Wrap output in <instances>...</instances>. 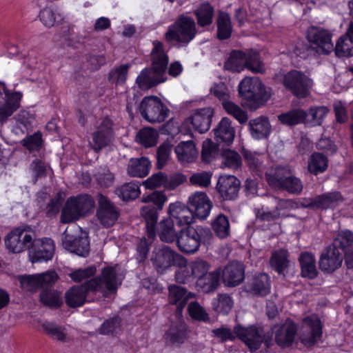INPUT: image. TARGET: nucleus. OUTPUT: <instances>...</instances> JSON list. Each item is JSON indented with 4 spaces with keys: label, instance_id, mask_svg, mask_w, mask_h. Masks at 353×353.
<instances>
[{
    "label": "nucleus",
    "instance_id": "obj_1",
    "mask_svg": "<svg viewBox=\"0 0 353 353\" xmlns=\"http://www.w3.org/2000/svg\"><path fill=\"white\" fill-rule=\"evenodd\" d=\"M150 53L151 67L143 69L136 79V83L142 90H148L166 81V69L169 57L162 42L155 40Z\"/></svg>",
    "mask_w": 353,
    "mask_h": 353
},
{
    "label": "nucleus",
    "instance_id": "obj_2",
    "mask_svg": "<svg viewBox=\"0 0 353 353\" xmlns=\"http://www.w3.org/2000/svg\"><path fill=\"white\" fill-rule=\"evenodd\" d=\"M212 238L213 234L207 227L188 226L179 230L176 243L182 252L193 254L199 250L201 244H210Z\"/></svg>",
    "mask_w": 353,
    "mask_h": 353
},
{
    "label": "nucleus",
    "instance_id": "obj_3",
    "mask_svg": "<svg viewBox=\"0 0 353 353\" xmlns=\"http://www.w3.org/2000/svg\"><path fill=\"white\" fill-rule=\"evenodd\" d=\"M167 198L161 191H154L152 193L142 197V202L148 205L141 208V214L145 222V228L148 239L155 236L156 225L159 217V211L163 206Z\"/></svg>",
    "mask_w": 353,
    "mask_h": 353
},
{
    "label": "nucleus",
    "instance_id": "obj_4",
    "mask_svg": "<svg viewBox=\"0 0 353 353\" xmlns=\"http://www.w3.org/2000/svg\"><path fill=\"white\" fill-rule=\"evenodd\" d=\"M274 79L296 97H306L313 85V81L301 71L292 70L285 74H276Z\"/></svg>",
    "mask_w": 353,
    "mask_h": 353
},
{
    "label": "nucleus",
    "instance_id": "obj_5",
    "mask_svg": "<svg viewBox=\"0 0 353 353\" xmlns=\"http://www.w3.org/2000/svg\"><path fill=\"white\" fill-rule=\"evenodd\" d=\"M196 33L194 20L190 17L181 15L168 27L164 37L168 43L176 41L186 46L195 37Z\"/></svg>",
    "mask_w": 353,
    "mask_h": 353
},
{
    "label": "nucleus",
    "instance_id": "obj_6",
    "mask_svg": "<svg viewBox=\"0 0 353 353\" xmlns=\"http://www.w3.org/2000/svg\"><path fill=\"white\" fill-rule=\"evenodd\" d=\"M94 206L93 199L88 194L70 197L62 209L61 221L63 223H69L77 221L92 210Z\"/></svg>",
    "mask_w": 353,
    "mask_h": 353
},
{
    "label": "nucleus",
    "instance_id": "obj_7",
    "mask_svg": "<svg viewBox=\"0 0 353 353\" xmlns=\"http://www.w3.org/2000/svg\"><path fill=\"white\" fill-rule=\"evenodd\" d=\"M35 234L31 226L23 225L12 230L5 238L8 250L13 253H20L30 250Z\"/></svg>",
    "mask_w": 353,
    "mask_h": 353
},
{
    "label": "nucleus",
    "instance_id": "obj_8",
    "mask_svg": "<svg viewBox=\"0 0 353 353\" xmlns=\"http://www.w3.org/2000/svg\"><path fill=\"white\" fill-rule=\"evenodd\" d=\"M121 280L117 275L116 267H106L102 270L99 276L88 281V285L94 292L99 291L108 296L116 292Z\"/></svg>",
    "mask_w": 353,
    "mask_h": 353
},
{
    "label": "nucleus",
    "instance_id": "obj_9",
    "mask_svg": "<svg viewBox=\"0 0 353 353\" xmlns=\"http://www.w3.org/2000/svg\"><path fill=\"white\" fill-rule=\"evenodd\" d=\"M143 119L150 123H161L170 112L166 105L156 96L145 97L139 105Z\"/></svg>",
    "mask_w": 353,
    "mask_h": 353
},
{
    "label": "nucleus",
    "instance_id": "obj_10",
    "mask_svg": "<svg viewBox=\"0 0 353 353\" xmlns=\"http://www.w3.org/2000/svg\"><path fill=\"white\" fill-rule=\"evenodd\" d=\"M239 93L241 97L259 105L268 100L270 94L263 92V85L257 79L245 77L239 85Z\"/></svg>",
    "mask_w": 353,
    "mask_h": 353
},
{
    "label": "nucleus",
    "instance_id": "obj_11",
    "mask_svg": "<svg viewBox=\"0 0 353 353\" xmlns=\"http://www.w3.org/2000/svg\"><path fill=\"white\" fill-rule=\"evenodd\" d=\"M59 279V275L54 270H48L33 275L19 276L21 288L30 292L37 291L40 288L49 290L54 285Z\"/></svg>",
    "mask_w": 353,
    "mask_h": 353
},
{
    "label": "nucleus",
    "instance_id": "obj_12",
    "mask_svg": "<svg viewBox=\"0 0 353 353\" xmlns=\"http://www.w3.org/2000/svg\"><path fill=\"white\" fill-rule=\"evenodd\" d=\"M234 330L236 337L242 341L252 352L257 350L263 343L268 345V340L261 326L252 325L243 327L236 325Z\"/></svg>",
    "mask_w": 353,
    "mask_h": 353
},
{
    "label": "nucleus",
    "instance_id": "obj_13",
    "mask_svg": "<svg viewBox=\"0 0 353 353\" xmlns=\"http://www.w3.org/2000/svg\"><path fill=\"white\" fill-rule=\"evenodd\" d=\"M182 256L170 247L163 245L154 250L151 261L157 272L163 274L175 264H180Z\"/></svg>",
    "mask_w": 353,
    "mask_h": 353
},
{
    "label": "nucleus",
    "instance_id": "obj_14",
    "mask_svg": "<svg viewBox=\"0 0 353 353\" xmlns=\"http://www.w3.org/2000/svg\"><path fill=\"white\" fill-rule=\"evenodd\" d=\"M114 139L113 122L108 118H104L92 134V148L97 152L109 145Z\"/></svg>",
    "mask_w": 353,
    "mask_h": 353
},
{
    "label": "nucleus",
    "instance_id": "obj_15",
    "mask_svg": "<svg viewBox=\"0 0 353 353\" xmlns=\"http://www.w3.org/2000/svg\"><path fill=\"white\" fill-rule=\"evenodd\" d=\"M185 181L186 177L182 174L167 175L159 172L143 181V185L147 189H155L163 186L168 190H174Z\"/></svg>",
    "mask_w": 353,
    "mask_h": 353
},
{
    "label": "nucleus",
    "instance_id": "obj_16",
    "mask_svg": "<svg viewBox=\"0 0 353 353\" xmlns=\"http://www.w3.org/2000/svg\"><path fill=\"white\" fill-rule=\"evenodd\" d=\"M307 39L317 54H328L334 50L331 33L321 28L312 27L307 31Z\"/></svg>",
    "mask_w": 353,
    "mask_h": 353
},
{
    "label": "nucleus",
    "instance_id": "obj_17",
    "mask_svg": "<svg viewBox=\"0 0 353 353\" xmlns=\"http://www.w3.org/2000/svg\"><path fill=\"white\" fill-rule=\"evenodd\" d=\"M322 325L316 315H311L303 319L301 341L306 346H312L321 340Z\"/></svg>",
    "mask_w": 353,
    "mask_h": 353
},
{
    "label": "nucleus",
    "instance_id": "obj_18",
    "mask_svg": "<svg viewBox=\"0 0 353 353\" xmlns=\"http://www.w3.org/2000/svg\"><path fill=\"white\" fill-rule=\"evenodd\" d=\"M98 204L97 211L98 220L104 227L108 228L113 225L119 216L118 208L103 194H99Z\"/></svg>",
    "mask_w": 353,
    "mask_h": 353
},
{
    "label": "nucleus",
    "instance_id": "obj_19",
    "mask_svg": "<svg viewBox=\"0 0 353 353\" xmlns=\"http://www.w3.org/2000/svg\"><path fill=\"white\" fill-rule=\"evenodd\" d=\"M29 252L32 263L48 261L54 252V241L49 238L34 240Z\"/></svg>",
    "mask_w": 353,
    "mask_h": 353
},
{
    "label": "nucleus",
    "instance_id": "obj_20",
    "mask_svg": "<svg viewBox=\"0 0 353 353\" xmlns=\"http://www.w3.org/2000/svg\"><path fill=\"white\" fill-rule=\"evenodd\" d=\"M241 181L233 175L221 176L216 184V190L224 201H234L237 199Z\"/></svg>",
    "mask_w": 353,
    "mask_h": 353
},
{
    "label": "nucleus",
    "instance_id": "obj_21",
    "mask_svg": "<svg viewBox=\"0 0 353 353\" xmlns=\"http://www.w3.org/2000/svg\"><path fill=\"white\" fill-rule=\"evenodd\" d=\"M63 247L70 252L81 257H87L90 253V241L86 236H72L66 234V230L63 233Z\"/></svg>",
    "mask_w": 353,
    "mask_h": 353
},
{
    "label": "nucleus",
    "instance_id": "obj_22",
    "mask_svg": "<svg viewBox=\"0 0 353 353\" xmlns=\"http://www.w3.org/2000/svg\"><path fill=\"white\" fill-rule=\"evenodd\" d=\"M343 261V254L330 245L321 253L319 265L325 272L332 273L339 269Z\"/></svg>",
    "mask_w": 353,
    "mask_h": 353
},
{
    "label": "nucleus",
    "instance_id": "obj_23",
    "mask_svg": "<svg viewBox=\"0 0 353 353\" xmlns=\"http://www.w3.org/2000/svg\"><path fill=\"white\" fill-rule=\"evenodd\" d=\"M245 279V265L243 263L233 261L228 263L222 270V280L228 287L240 285Z\"/></svg>",
    "mask_w": 353,
    "mask_h": 353
},
{
    "label": "nucleus",
    "instance_id": "obj_24",
    "mask_svg": "<svg viewBox=\"0 0 353 353\" xmlns=\"http://www.w3.org/2000/svg\"><path fill=\"white\" fill-rule=\"evenodd\" d=\"M188 204L194 214L200 219H205L210 214L212 203L203 192H196L188 199Z\"/></svg>",
    "mask_w": 353,
    "mask_h": 353
},
{
    "label": "nucleus",
    "instance_id": "obj_25",
    "mask_svg": "<svg viewBox=\"0 0 353 353\" xmlns=\"http://www.w3.org/2000/svg\"><path fill=\"white\" fill-rule=\"evenodd\" d=\"M3 91L6 97L5 102H0V124L5 123L20 107L22 94L19 92H9L5 86Z\"/></svg>",
    "mask_w": 353,
    "mask_h": 353
},
{
    "label": "nucleus",
    "instance_id": "obj_26",
    "mask_svg": "<svg viewBox=\"0 0 353 353\" xmlns=\"http://www.w3.org/2000/svg\"><path fill=\"white\" fill-rule=\"evenodd\" d=\"M176 321L172 322L164 334L167 344L179 346L184 343L188 337L186 324L181 318L176 317Z\"/></svg>",
    "mask_w": 353,
    "mask_h": 353
},
{
    "label": "nucleus",
    "instance_id": "obj_27",
    "mask_svg": "<svg viewBox=\"0 0 353 353\" xmlns=\"http://www.w3.org/2000/svg\"><path fill=\"white\" fill-rule=\"evenodd\" d=\"M271 281L265 273H259L252 276L245 285V290L256 296H265L270 292Z\"/></svg>",
    "mask_w": 353,
    "mask_h": 353
},
{
    "label": "nucleus",
    "instance_id": "obj_28",
    "mask_svg": "<svg viewBox=\"0 0 353 353\" xmlns=\"http://www.w3.org/2000/svg\"><path fill=\"white\" fill-rule=\"evenodd\" d=\"M212 116V110L210 108H205L196 110L186 119L185 122L191 123L194 129L199 132L204 133L210 128Z\"/></svg>",
    "mask_w": 353,
    "mask_h": 353
},
{
    "label": "nucleus",
    "instance_id": "obj_29",
    "mask_svg": "<svg viewBox=\"0 0 353 353\" xmlns=\"http://www.w3.org/2000/svg\"><path fill=\"white\" fill-rule=\"evenodd\" d=\"M248 130L254 139L261 140L269 137L272 126L267 117L260 116L250 119L248 124Z\"/></svg>",
    "mask_w": 353,
    "mask_h": 353
},
{
    "label": "nucleus",
    "instance_id": "obj_30",
    "mask_svg": "<svg viewBox=\"0 0 353 353\" xmlns=\"http://www.w3.org/2000/svg\"><path fill=\"white\" fill-rule=\"evenodd\" d=\"M90 292L94 291L88 285V281L83 285L73 286L65 294V303L70 307L74 308L82 306L85 302L88 293Z\"/></svg>",
    "mask_w": 353,
    "mask_h": 353
},
{
    "label": "nucleus",
    "instance_id": "obj_31",
    "mask_svg": "<svg viewBox=\"0 0 353 353\" xmlns=\"http://www.w3.org/2000/svg\"><path fill=\"white\" fill-rule=\"evenodd\" d=\"M169 303L176 306L175 317H183V310L190 298V293H188L185 288L176 285H171L168 287Z\"/></svg>",
    "mask_w": 353,
    "mask_h": 353
},
{
    "label": "nucleus",
    "instance_id": "obj_32",
    "mask_svg": "<svg viewBox=\"0 0 353 353\" xmlns=\"http://www.w3.org/2000/svg\"><path fill=\"white\" fill-rule=\"evenodd\" d=\"M168 211L170 219L174 220L179 226L190 225L193 222L194 213L190 206L176 202L170 205Z\"/></svg>",
    "mask_w": 353,
    "mask_h": 353
},
{
    "label": "nucleus",
    "instance_id": "obj_33",
    "mask_svg": "<svg viewBox=\"0 0 353 353\" xmlns=\"http://www.w3.org/2000/svg\"><path fill=\"white\" fill-rule=\"evenodd\" d=\"M342 201L343 197L339 192H332L317 196L312 199L310 204H303V205L326 210L335 208Z\"/></svg>",
    "mask_w": 353,
    "mask_h": 353
},
{
    "label": "nucleus",
    "instance_id": "obj_34",
    "mask_svg": "<svg viewBox=\"0 0 353 353\" xmlns=\"http://www.w3.org/2000/svg\"><path fill=\"white\" fill-rule=\"evenodd\" d=\"M214 131L215 139L219 143H225L230 145L233 142L235 130L231 125V121L229 119L223 118Z\"/></svg>",
    "mask_w": 353,
    "mask_h": 353
},
{
    "label": "nucleus",
    "instance_id": "obj_35",
    "mask_svg": "<svg viewBox=\"0 0 353 353\" xmlns=\"http://www.w3.org/2000/svg\"><path fill=\"white\" fill-rule=\"evenodd\" d=\"M334 51L337 57L353 55V23H350L346 34L339 39Z\"/></svg>",
    "mask_w": 353,
    "mask_h": 353
},
{
    "label": "nucleus",
    "instance_id": "obj_36",
    "mask_svg": "<svg viewBox=\"0 0 353 353\" xmlns=\"http://www.w3.org/2000/svg\"><path fill=\"white\" fill-rule=\"evenodd\" d=\"M151 163L146 157L131 159L127 167V174L132 177L143 178L150 172Z\"/></svg>",
    "mask_w": 353,
    "mask_h": 353
},
{
    "label": "nucleus",
    "instance_id": "obj_37",
    "mask_svg": "<svg viewBox=\"0 0 353 353\" xmlns=\"http://www.w3.org/2000/svg\"><path fill=\"white\" fill-rule=\"evenodd\" d=\"M328 165L327 157L323 153L315 152L308 158L307 169L310 174L316 176L325 172Z\"/></svg>",
    "mask_w": 353,
    "mask_h": 353
},
{
    "label": "nucleus",
    "instance_id": "obj_38",
    "mask_svg": "<svg viewBox=\"0 0 353 353\" xmlns=\"http://www.w3.org/2000/svg\"><path fill=\"white\" fill-rule=\"evenodd\" d=\"M174 151L181 162H192L199 154V151L192 141L180 142L176 146Z\"/></svg>",
    "mask_w": 353,
    "mask_h": 353
},
{
    "label": "nucleus",
    "instance_id": "obj_39",
    "mask_svg": "<svg viewBox=\"0 0 353 353\" xmlns=\"http://www.w3.org/2000/svg\"><path fill=\"white\" fill-rule=\"evenodd\" d=\"M301 265V275L309 279H314L318 276L314 256L309 252H303L299 257Z\"/></svg>",
    "mask_w": 353,
    "mask_h": 353
},
{
    "label": "nucleus",
    "instance_id": "obj_40",
    "mask_svg": "<svg viewBox=\"0 0 353 353\" xmlns=\"http://www.w3.org/2000/svg\"><path fill=\"white\" fill-rule=\"evenodd\" d=\"M296 333V327L294 323H285L276 330L275 332V341L280 346H290L294 341Z\"/></svg>",
    "mask_w": 353,
    "mask_h": 353
},
{
    "label": "nucleus",
    "instance_id": "obj_41",
    "mask_svg": "<svg viewBox=\"0 0 353 353\" xmlns=\"http://www.w3.org/2000/svg\"><path fill=\"white\" fill-rule=\"evenodd\" d=\"M289 254L285 250H279L272 253L270 260L271 267L279 274L285 276L290 267Z\"/></svg>",
    "mask_w": 353,
    "mask_h": 353
},
{
    "label": "nucleus",
    "instance_id": "obj_42",
    "mask_svg": "<svg viewBox=\"0 0 353 353\" xmlns=\"http://www.w3.org/2000/svg\"><path fill=\"white\" fill-rule=\"evenodd\" d=\"M306 117L305 110L301 108H294L280 114L278 116V119L283 125L293 126L300 123L305 124Z\"/></svg>",
    "mask_w": 353,
    "mask_h": 353
},
{
    "label": "nucleus",
    "instance_id": "obj_43",
    "mask_svg": "<svg viewBox=\"0 0 353 353\" xmlns=\"http://www.w3.org/2000/svg\"><path fill=\"white\" fill-rule=\"evenodd\" d=\"M174 224V221L170 218L161 221L159 235L162 241L168 243L177 241L179 230H176Z\"/></svg>",
    "mask_w": 353,
    "mask_h": 353
},
{
    "label": "nucleus",
    "instance_id": "obj_44",
    "mask_svg": "<svg viewBox=\"0 0 353 353\" xmlns=\"http://www.w3.org/2000/svg\"><path fill=\"white\" fill-rule=\"evenodd\" d=\"M194 13L198 25L201 27H206L211 25L213 21L214 9L208 2H205L201 3Z\"/></svg>",
    "mask_w": 353,
    "mask_h": 353
},
{
    "label": "nucleus",
    "instance_id": "obj_45",
    "mask_svg": "<svg viewBox=\"0 0 353 353\" xmlns=\"http://www.w3.org/2000/svg\"><path fill=\"white\" fill-rule=\"evenodd\" d=\"M245 52L241 50H232L225 62L224 68L231 72H239L245 68Z\"/></svg>",
    "mask_w": 353,
    "mask_h": 353
},
{
    "label": "nucleus",
    "instance_id": "obj_46",
    "mask_svg": "<svg viewBox=\"0 0 353 353\" xmlns=\"http://www.w3.org/2000/svg\"><path fill=\"white\" fill-rule=\"evenodd\" d=\"M330 245L336 250H341L342 253L353 250V232L350 230L341 231Z\"/></svg>",
    "mask_w": 353,
    "mask_h": 353
},
{
    "label": "nucleus",
    "instance_id": "obj_47",
    "mask_svg": "<svg viewBox=\"0 0 353 353\" xmlns=\"http://www.w3.org/2000/svg\"><path fill=\"white\" fill-rule=\"evenodd\" d=\"M220 275L219 270L208 272L203 278L196 281V285L205 292H213L219 285Z\"/></svg>",
    "mask_w": 353,
    "mask_h": 353
},
{
    "label": "nucleus",
    "instance_id": "obj_48",
    "mask_svg": "<svg viewBox=\"0 0 353 353\" xmlns=\"http://www.w3.org/2000/svg\"><path fill=\"white\" fill-rule=\"evenodd\" d=\"M179 263L174 265L177 267L174 274L175 281L180 284H188L194 282V280L192 275L190 265H188V260L184 256H182Z\"/></svg>",
    "mask_w": 353,
    "mask_h": 353
},
{
    "label": "nucleus",
    "instance_id": "obj_49",
    "mask_svg": "<svg viewBox=\"0 0 353 353\" xmlns=\"http://www.w3.org/2000/svg\"><path fill=\"white\" fill-rule=\"evenodd\" d=\"M243 155L247 165L256 174H259L265 168L263 154L243 150Z\"/></svg>",
    "mask_w": 353,
    "mask_h": 353
},
{
    "label": "nucleus",
    "instance_id": "obj_50",
    "mask_svg": "<svg viewBox=\"0 0 353 353\" xmlns=\"http://www.w3.org/2000/svg\"><path fill=\"white\" fill-rule=\"evenodd\" d=\"M232 27L230 15L220 12L217 17V37L220 40L228 39L232 34Z\"/></svg>",
    "mask_w": 353,
    "mask_h": 353
},
{
    "label": "nucleus",
    "instance_id": "obj_51",
    "mask_svg": "<svg viewBox=\"0 0 353 353\" xmlns=\"http://www.w3.org/2000/svg\"><path fill=\"white\" fill-rule=\"evenodd\" d=\"M212 228L216 235L220 239H225L230 235V223L228 218L223 214H219L212 221Z\"/></svg>",
    "mask_w": 353,
    "mask_h": 353
},
{
    "label": "nucleus",
    "instance_id": "obj_52",
    "mask_svg": "<svg viewBox=\"0 0 353 353\" xmlns=\"http://www.w3.org/2000/svg\"><path fill=\"white\" fill-rule=\"evenodd\" d=\"M327 113L328 109L325 106L312 107L306 111L305 124L311 126L319 125Z\"/></svg>",
    "mask_w": 353,
    "mask_h": 353
},
{
    "label": "nucleus",
    "instance_id": "obj_53",
    "mask_svg": "<svg viewBox=\"0 0 353 353\" xmlns=\"http://www.w3.org/2000/svg\"><path fill=\"white\" fill-rule=\"evenodd\" d=\"M115 192L123 201H126L137 199L141 193L138 183L132 182L122 185L116 189Z\"/></svg>",
    "mask_w": 353,
    "mask_h": 353
},
{
    "label": "nucleus",
    "instance_id": "obj_54",
    "mask_svg": "<svg viewBox=\"0 0 353 353\" xmlns=\"http://www.w3.org/2000/svg\"><path fill=\"white\" fill-rule=\"evenodd\" d=\"M159 134L152 128H145L141 130L137 134V141L145 148H150L157 142Z\"/></svg>",
    "mask_w": 353,
    "mask_h": 353
},
{
    "label": "nucleus",
    "instance_id": "obj_55",
    "mask_svg": "<svg viewBox=\"0 0 353 353\" xmlns=\"http://www.w3.org/2000/svg\"><path fill=\"white\" fill-rule=\"evenodd\" d=\"M41 327L43 331L52 339H56L61 342L65 341L66 334L62 326L54 322L44 321L41 324Z\"/></svg>",
    "mask_w": 353,
    "mask_h": 353
},
{
    "label": "nucleus",
    "instance_id": "obj_56",
    "mask_svg": "<svg viewBox=\"0 0 353 353\" xmlns=\"http://www.w3.org/2000/svg\"><path fill=\"white\" fill-rule=\"evenodd\" d=\"M221 155L223 167L236 170L241 166V157L236 151L230 149L223 150Z\"/></svg>",
    "mask_w": 353,
    "mask_h": 353
},
{
    "label": "nucleus",
    "instance_id": "obj_57",
    "mask_svg": "<svg viewBox=\"0 0 353 353\" xmlns=\"http://www.w3.org/2000/svg\"><path fill=\"white\" fill-rule=\"evenodd\" d=\"M130 67V65L127 63L121 65L120 66L111 70L108 73V81L111 83H114L117 85L125 84Z\"/></svg>",
    "mask_w": 353,
    "mask_h": 353
},
{
    "label": "nucleus",
    "instance_id": "obj_58",
    "mask_svg": "<svg viewBox=\"0 0 353 353\" xmlns=\"http://www.w3.org/2000/svg\"><path fill=\"white\" fill-rule=\"evenodd\" d=\"M189 265L194 280L196 279V281L203 278L211 268L210 263L201 259H196Z\"/></svg>",
    "mask_w": 353,
    "mask_h": 353
},
{
    "label": "nucleus",
    "instance_id": "obj_59",
    "mask_svg": "<svg viewBox=\"0 0 353 353\" xmlns=\"http://www.w3.org/2000/svg\"><path fill=\"white\" fill-rule=\"evenodd\" d=\"M40 301L50 307H59L63 303L59 293L50 289L43 290L40 294Z\"/></svg>",
    "mask_w": 353,
    "mask_h": 353
},
{
    "label": "nucleus",
    "instance_id": "obj_60",
    "mask_svg": "<svg viewBox=\"0 0 353 353\" xmlns=\"http://www.w3.org/2000/svg\"><path fill=\"white\" fill-rule=\"evenodd\" d=\"M281 189L285 190L290 194L299 195L303 191V184L302 181L299 177L293 175L292 172L285 182L283 183Z\"/></svg>",
    "mask_w": 353,
    "mask_h": 353
},
{
    "label": "nucleus",
    "instance_id": "obj_61",
    "mask_svg": "<svg viewBox=\"0 0 353 353\" xmlns=\"http://www.w3.org/2000/svg\"><path fill=\"white\" fill-rule=\"evenodd\" d=\"M245 58L246 59L245 68L254 73H261L264 71L263 64L260 61L259 55L256 51L250 50L245 52Z\"/></svg>",
    "mask_w": 353,
    "mask_h": 353
},
{
    "label": "nucleus",
    "instance_id": "obj_62",
    "mask_svg": "<svg viewBox=\"0 0 353 353\" xmlns=\"http://www.w3.org/2000/svg\"><path fill=\"white\" fill-rule=\"evenodd\" d=\"M233 301L228 294H219L217 299L213 301V308L216 312L228 314L232 310Z\"/></svg>",
    "mask_w": 353,
    "mask_h": 353
},
{
    "label": "nucleus",
    "instance_id": "obj_63",
    "mask_svg": "<svg viewBox=\"0 0 353 353\" xmlns=\"http://www.w3.org/2000/svg\"><path fill=\"white\" fill-rule=\"evenodd\" d=\"M188 312L192 319L203 321H210L209 315L205 310L196 301L191 302L188 306Z\"/></svg>",
    "mask_w": 353,
    "mask_h": 353
},
{
    "label": "nucleus",
    "instance_id": "obj_64",
    "mask_svg": "<svg viewBox=\"0 0 353 353\" xmlns=\"http://www.w3.org/2000/svg\"><path fill=\"white\" fill-rule=\"evenodd\" d=\"M292 54L297 57L306 59L311 56H315L317 53L311 43L299 41L295 44Z\"/></svg>",
    "mask_w": 353,
    "mask_h": 353
}]
</instances>
